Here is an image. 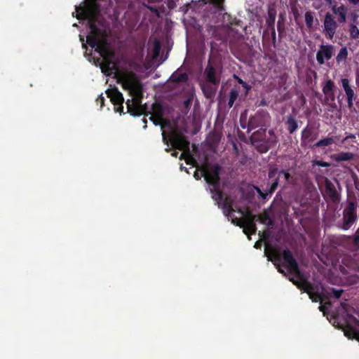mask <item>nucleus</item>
<instances>
[{"label":"nucleus","instance_id":"obj_22","mask_svg":"<svg viewBox=\"0 0 359 359\" xmlns=\"http://www.w3.org/2000/svg\"><path fill=\"white\" fill-rule=\"evenodd\" d=\"M353 158V154L349 152H341L334 155V160L336 161H349Z\"/></svg>","mask_w":359,"mask_h":359},{"label":"nucleus","instance_id":"obj_49","mask_svg":"<svg viewBox=\"0 0 359 359\" xmlns=\"http://www.w3.org/2000/svg\"><path fill=\"white\" fill-rule=\"evenodd\" d=\"M238 81L239 83H243V81L241 79H240Z\"/></svg>","mask_w":359,"mask_h":359},{"label":"nucleus","instance_id":"obj_21","mask_svg":"<svg viewBox=\"0 0 359 359\" xmlns=\"http://www.w3.org/2000/svg\"><path fill=\"white\" fill-rule=\"evenodd\" d=\"M277 187H278V179H275L274 182L272 183L270 189H269V191L267 192L263 193L259 188H257V193L259 194V196L262 198L265 199L269 194H271L276 190Z\"/></svg>","mask_w":359,"mask_h":359},{"label":"nucleus","instance_id":"obj_29","mask_svg":"<svg viewBox=\"0 0 359 359\" xmlns=\"http://www.w3.org/2000/svg\"><path fill=\"white\" fill-rule=\"evenodd\" d=\"M171 79L175 82L186 81L187 79V75L186 74H173L171 76Z\"/></svg>","mask_w":359,"mask_h":359},{"label":"nucleus","instance_id":"obj_19","mask_svg":"<svg viewBox=\"0 0 359 359\" xmlns=\"http://www.w3.org/2000/svg\"><path fill=\"white\" fill-rule=\"evenodd\" d=\"M334 86V83L332 81L328 80L326 81L325 86L323 88V91L325 95L327 96H332V100L334 99L333 95V88Z\"/></svg>","mask_w":359,"mask_h":359},{"label":"nucleus","instance_id":"obj_10","mask_svg":"<svg viewBox=\"0 0 359 359\" xmlns=\"http://www.w3.org/2000/svg\"><path fill=\"white\" fill-rule=\"evenodd\" d=\"M334 48L332 45H321L316 54V60L320 65L325 63V60H329L334 55Z\"/></svg>","mask_w":359,"mask_h":359},{"label":"nucleus","instance_id":"obj_37","mask_svg":"<svg viewBox=\"0 0 359 359\" xmlns=\"http://www.w3.org/2000/svg\"><path fill=\"white\" fill-rule=\"evenodd\" d=\"M279 171H278L277 168H272L269 170V178H273L274 177H276V174Z\"/></svg>","mask_w":359,"mask_h":359},{"label":"nucleus","instance_id":"obj_40","mask_svg":"<svg viewBox=\"0 0 359 359\" xmlns=\"http://www.w3.org/2000/svg\"><path fill=\"white\" fill-rule=\"evenodd\" d=\"M185 161L187 163H192L194 159L191 156H188L185 158Z\"/></svg>","mask_w":359,"mask_h":359},{"label":"nucleus","instance_id":"obj_18","mask_svg":"<svg viewBox=\"0 0 359 359\" xmlns=\"http://www.w3.org/2000/svg\"><path fill=\"white\" fill-rule=\"evenodd\" d=\"M287 130L290 133H293L298 128L297 120L292 116H288L286 121Z\"/></svg>","mask_w":359,"mask_h":359},{"label":"nucleus","instance_id":"obj_32","mask_svg":"<svg viewBox=\"0 0 359 359\" xmlns=\"http://www.w3.org/2000/svg\"><path fill=\"white\" fill-rule=\"evenodd\" d=\"M350 34L353 39L359 38V29L356 25H351L350 29Z\"/></svg>","mask_w":359,"mask_h":359},{"label":"nucleus","instance_id":"obj_42","mask_svg":"<svg viewBox=\"0 0 359 359\" xmlns=\"http://www.w3.org/2000/svg\"><path fill=\"white\" fill-rule=\"evenodd\" d=\"M97 101L100 102L101 106L104 104V97L102 96H100L97 99Z\"/></svg>","mask_w":359,"mask_h":359},{"label":"nucleus","instance_id":"obj_41","mask_svg":"<svg viewBox=\"0 0 359 359\" xmlns=\"http://www.w3.org/2000/svg\"><path fill=\"white\" fill-rule=\"evenodd\" d=\"M319 309L320 311H322L325 313L327 310V306H326V305H322V306H319Z\"/></svg>","mask_w":359,"mask_h":359},{"label":"nucleus","instance_id":"obj_30","mask_svg":"<svg viewBox=\"0 0 359 359\" xmlns=\"http://www.w3.org/2000/svg\"><path fill=\"white\" fill-rule=\"evenodd\" d=\"M269 135L270 137L268 138L267 141L266 142L269 145H270V147L272 145H274L277 142V137L274 135V133L273 130L269 131Z\"/></svg>","mask_w":359,"mask_h":359},{"label":"nucleus","instance_id":"obj_46","mask_svg":"<svg viewBox=\"0 0 359 359\" xmlns=\"http://www.w3.org/2000/svg\"><path fill=\"white\" fill-rule=\"evenodd\" d=\"M155 48L156 50V51H158V48H159V46H158V43H156V45H155Z\"/></svg>","mask_w":359,"mask_h":359},{"label":"nucleus","instance_id":"obj_20","mask_svg":"<svg viewBox=\"0 0 359 359\" xmlns=\"http://www.w3.org/2000/svg\"><path fill=\"white\" fill-rule=\"evenodd\" d=\"M277 187H278V179H275L274 182L272 183L270 189H269V191L267 192L263 193L259 188H257V193L259 194V196L262 198L265 199L269 194H271L276 190Z\"/></svg>","mask_w":359,"mask_h":359},{"label":"nucleus","instance_id":"obj_38","mask_svg":"<svg viewBox=\"0 0 359 359\" xmlns=\"http://www.w3.org/2000/svg\"><path fill=\"white\" fill-rule=\"evenodd\" d=\"M343 292V290H332V294L333 295L336 297V298H339L341 295V293Z\"/></svg>","mask_w":359,"mask_h":359},{"label":"nucleus","instance_id":"obj_31","mask_svg":"<svg viewBox=\"0 0 359 359\" xmlns=\"http://www.w3.org/2000/svg\"><path fill=\"white\" fill-rule=\"evenodd\" d=\"M111 100L116 104H121L123 102V97L120 93H116L111 97Z\"/></svg>","mask_w":359,"mask_h":359},{"label":"nucleus","instance_id":"obj_4","mask_svg":"<svg viewBox=\"0 0 359 359\" xmlns=\"http://www.w3.org/2000/svg\"><path fill=\"white\" fill-rule=\"evenodd\" d=\"M238 212L243 218H239L243 222V225L240 226L243 228V232L250 236V234H253L255 233L256 226L255 224V219L257 217V220L259 221L262 224H266L267 226H271L273 224V222L270 218L269 214L268 211L265 210L263 213L259 215V216H253L251 215L249 212H244L241 210H238ZM250 238V236H248Z\"/></svg>","mask_w":359,"mask_h":359},{"label":"nucleus","instance_id":"obj_26","mask_svg":"<svg viewBox=\"0 0 359 359\" xmlns=\"http://www.w3.org/2000/svg\"><path fill=\"white\" fill-rule=\"evenodd\" d=\"M337 21L339 23H344L346 21L347 18V8L345 6L342 10L337 15Z\"/></svg>","mask_w":359,"mask_h":359},{"label":"nucleus","instance_id":"obj_44","mask_svg":"<svg viewBox=\"0 0 359 359\" xmlns=\"http://www.w3.org/2000/svg\"><path fill=\"white\" fill-rule=\"evenodd\" d=\"M325 1L330 6L332 5L333 0H325Z\"/></svg>","mask_w":359,"mask_h":359},{"label":"nucleus","instance_id":"obj_25","mask_svg":"<svg viewBox=\"0 0 359 359\" xmlns=\"http://www.w3.org/2000/svg\"><path fill=\"white\" fill-rule=\"evenodd\" d=\"M334 143V140L332 137H326L319 140L316 146L317 147H327Z\"/></svg>","mask_w":359,"mask_h":359},{"label":"nucleus","instance_id":"obj_16","mask_svg":"<svg viewBox=\"0 0 359 359\" xmlns=\"http://www.w3.org/2000/svg\"><path fill=\"white\" fill-rule=\"evenodd\" d=\"M204 74L205 75V81L212 83H219L220 79L216 75L215 69L210 62L206 67Z\"/></svg>","mask_w":359,"mask_h":359},{"label":"nucleus","instance_id":"obj_33","mask_svg":"<svg viewBox=\"0 0 359 359\" xmlns=\"http://www.w3.org/2000/svg\"><path fill=\"white\" fill-rule=\"evenodd\" d=\"M280 175H283V177L286 181H288L290 177V173L283 170H280L278 172V176L276 179H278V180Z\"/></svg>","mask_w":359,"mask_h":359},{"label":"nucleus","instance_id":"obj_11","mask_svg":"<svg viewBox=\"0 0 359 359\" xmlns=\"http://www.w3.org/2000/svg\"><path fill=\"white\" fill-rule=\"evenodd\" d=\"M266 134V130L263 129H260L257 130L256 132L253 133L251 136V141L257 147L258 149L261 152H266L267 151L269 148L270 145H269L266 142L261 143L259 142H262L264 139L262 138V135Z\"/></svg>","mask_w":359,"mask_h":359},{"label":"nucleus","instance_id":"obj_34","mask_svg":"<svg viewBox=\"0 0 359 359\" xmlns=\"http://www.w3.org/2000/svg\"><path fill=\"white\" fill-rule=\"evenodd\" d=\"M211 2L215 4L219 9L222 10L223 7V3L224 0H210Z\"/></svg>","mask_w":359,"mask_h":359},{"label":"nucleus","instance_id":"obj_45","mask_svg":"<svg viewBox=\"0 0 359 359\" xmlns=\"http://www.w3.org/2000/svg\"><path fill=\"white\" fill-rule=\"evenodd\" d=\"M274 257L276 259H279L280 255L278 253L274 252Z\"/></svg>","mask_w":359,"mask_h":359},{"label":"nucleus","instance_id":"obj_48","mask_svg":"<svg viewBox=\"0 0 359 359\" xmlns=\"http://www.w3.org/2000/svg\"><path fill=\"white\" fill-rule=\"evenodd\" d=\"M278 269L280 273H284V271L282 270L280 267H278Z\"/></svg>","mask_w":359,"mask_h":359},{"label":"nucleus","instance_id":"obj_13","mask_svg":"<svg viewBox=\"0 0 359 359\" xmlns=\"http://www.w3.org/2000/svg\"><path fill=\"white\" fill-rule=\"evenodd\" d=\"M340 82L347 97L348 106L351 109L353 107V100L355 96L354 90L351 86L350 81L348 79H341Z\"/></svg>","mask_w":359,"mask_h":359},{"label":"nucleus","instance_id":"obj_5","mask_svg":"<svg viewBox=\"0 0 359 359\" xmlns=\"http://www.w3.org/2000/svg\"><path fill=\"white\" fill-rule=\"evenodd\" d=\"M219 182L215 185H212L215 192L212 195V198L217 203L219 208L223 210L224 213L228 217L231 222L237 226H242L243 222L234 215L235 210L233 209L231 201L229 198L224 199L222 192L217 190V187Z\"/></svg>","mask_w":359,"mask_h":359},{"label":"nucleus","instance_id":"obj_8","mask_svg":"<svg viewBox=\"0 0 359 359\" xmlns=\"http://www.w3.org/2000/svg\"><path fill=\"white\" fill-rule=\"evenodd\" d=\"M344 218V229H348V228L352 225L356 218V207L353 202H349L348 205L344 208L343 212Z\"/></svg>","mask_w":359,"mask_h":359},{"label":"nucleus","instance_id":"obj_28","mask_svg":"<svg viewBox=\"0 0 359 359\" xmlns=\"http://www.w3.org/2000/svg\"><path fill=\"white\" fill-rule=\"evenodd\" d=\"M311 135V129L306 127L302 133V140L303 142L306 143L310 141L309 138Z\"/></svg>","mask_w":359,"mask_h":359},{"label":"nucleus","instance_id":"obj_23","mask_svg":"<svg viewBox=\"0 0 359 359\" xmlns=\"http://www.w3.org/2000/svg\"><path fill=\"white\" fill-rule=\"evenodd\" d=\"M348 56V50L346 47H343L340 49L338 55H337L336 60L337 63H340L342 61L346 60Z\"/></svg>","mask_w":359,"mask_h":359},{"label":"nucleus","instance_id":"obj_3","mask_svg":"<svg viewBox=\"0 0 359 359\" xmlns=\"http://www.w3.org/2000/svg\"><path fill=\"white\" fill-rule=\"evenodd\" d=\"M118 79L122 87L127 90L132 97V104L135 108L142 107L141 100L142 97L143 86L140 78L134 72L124 70L118 73Z\"/></svg>","mask_w":359,"mask_h":359},{"label":"nucleus","instance_id":"obj_12","mask_svg":"<svg viewBox=\"0 0 359 359\" xmlns=\"http://www.w3.org/2000/svg\"><path fill=\"white\" fill-rule=\"evenodd\" d=\"M151 115L149 119L153 121L154 124L161 126L163 128V109L161 104H154L151 107Z\"/></svg>","mask_w":359,"mask_h":359},{"label":"nucleus","instance_id":"obj_9","mask_svg":"<svg viewBox=\"0 0 359 359\" xmlns=\"http://www.w3.org/2000/svg\"><path fill=\"white\" fill-rule=\"evenodd\" d=\"M323 33L325 35L330 39H332L336 33L337 23L334 20L331 13H327L325 14L323 22Z\"/></svg>","mask_w":359,"mask_h":359},{"label":"nucleus","instance_id":"obj_2","mask_svg":"<svg viewBox=\"0 0 359 359\" xmlns=\"http://www.w3.org/2000/svg\"><path fill=\"white\" fill-rule=\"evenodd\" d=\"M283 258L287 265L289 272V279L299 289L306 292L313 302L323 301L324 287L320 284H311L301 274L297 261L289 250H284Z\"/></svg>","mask_w":359,"mask_h":359},{"label":"nucleus","instance_id":"obj_24","mask_svg":"<svg viewBox=\"0 0 359 359\" xmlns=\"http://www.w3.org/2000/svg\"><path fill=\"white\" fill-rule=\"evenodd\" d=\"M314 14L311 11H307L305 13V22L308 28H311L313 25Z\"/></svg>","mask_w":359,"mask_h":359},{"label":"nucleus","instance_id":"obj_6","mask_svg":"<svg viewBox=\"0 0 359 359\" xmlns=\"http://www.w3.org/2000/svg\"><path fill=\"white\" fill-rule=\"evenodd\" d=\"M162 135L164 143L168 145V140L167 139L164 132L162 133ZM169 141L171 142V144L173 147L184 151L180 156V159L183 158L185 156V151L189 152V143L184 137L177 134H173L169 139Z\"/></svg>","mask_w":359,"mask_h":359},{"label":"nucleus","instance_id":"obj_14","mask_svg":"<svg viewBox=\"0 0 359 359\" xmlns=\"http://www.w3.org/2000/svg\"><path fill=\"white\" fill-rule=\"evenodd\" d=\"M218 84L219 83H212L205 80L201 82V89L207 98L214 97Z\"/></svg>","mask_w":359,"mask_h":359},{"label":"nucleus","instance_id":"obj_36","mask_svg":"<svg viewBox=\"0 0 359 359\" xmlns=\"http://www.w3.org/2000/svg\"><path fill=\"white\" fill-rule=\"evenodd\" d=\"M314 165L320 166V167H330V164L327 162H324L322 161H314Z\"/></svg>","mask_w":359,"mask_h":359},{"label":"nucleus","instance_id":"obj_39","mask_svg":"<svg viewBox=\"0 0 359 359\" xmlns=\"http://www.w3.org/2000/svg\"><path fill=\"white\" fill-rule=\"evenodd\" d=\"M351 4L356 6L359 4V0H347Z\"/></svg>","mask_w":359,"mask_h":359},{"label":"nucleus","instance_id":"obj_47","mask_svg":"<svg viewBox=\"0 0 359 359\" xmlns=\"http://www.w3.org/2000/svg\"><path fill=\"white\" fill-rule=\"evenodd\" d=\"M177 154H178L177 151H174L173 153H172V155L174 156H177Z\"/></svg>","mask_w":359,"mask_h":359},{"label":"nucleus","instance_id":"obj_15","mask_svg":"<svg viewBox=\"0 0 359 359\" xmlns=\"http://www.w3.org/2000/svg\"><path fill=\"white\" fill-rule=\"evenodd\" d=\"M325 194L333 201L337 202L339 199V194L334 184L327 178L325 179Z\"/></svg>","mask_w":359,"mask_h":359},{"label":"nucleus","instance_id":"obj_17","mask_svg":"<svg viewBox=\"0 0 359 359\" xmlns=\"http://www.w3.org/2000/svg\"><path fill=\"white\" fill-rule=\"evenodd\" d=\"M345 334L349 338H355L359 341V322H356L355 326H350L345 332Z\"/></svg>","mask_w":359,"mask_h":359},{"label":"nucleus","instance_id":"obj_1","mask_svg":"<svg viewBox=\"0 0 359 359\" xmlns=\"http://www.w3.org/2000/svg\"><path fill=\"white\" fill-rule=\"evenodd\" d=\"M83 12L89 21L90 29V34L87 36L86 41L92 48H95V50L103 57L104 61L100 63L102 72L110 75L115 70V64L109 61L114 56V53L107 40L100 35V30L95 25L99 13L98 6L95 2L91 1L84 7Z\"/></svg>","mask_w":359,"mask_h":359},{"label":"nucleus","instance_id":"obj_7","mask_svg":"<svg viewBox=\"0 0 359 359\" xmlns=\"http://www.w3.org/2000/svg\"><path fill=\"white\" fill-rule=\"evenodd\" d=\"M219 167L218 165H213L212 167L205 168L201 172L196 171L194 172V177L196 180H199L203 176L208 183L215 185L218 183L219 180Z\"/></svg>","mask_w":359,"mask_h":359},{"label":"nucleus","instance_id":"obj_35","mask_svg":"<svg viewBox=\"0 0 359 359\" xmlns=\"http://www.w3.org/2000/svg\"><path fill=\"white\" fill-rule=\"evenodd\" d=\"M344 7V5H341L340 6H337L334 5L332 7V11L334 14L337 15Z\"/></svg>","mask_w":359,"mask_h":359},{"label":"nucleus","instance_id":"obj_27","mask_svg":"<svg viewBox=\"0 0 359 359\" xmlns=\"http://www.w3.org/2000/svg\"><path fill=\"white\" fill-rule=\"evenodd\" d=\"M238 97V92L237 90L232 89L230 91L229 93V107H231L234 103V102L236 100V99Z\"/></svg>","mask_w":359,"mask_h":359},{"label":"nucleus","instance_id":"obj_43","mask_svg":"<svg viewBox=\"0 0 359 359\" xmlns=\"http://www.w3.org/2000/svg\"><path fill=\"white\" fill-rule=\"evenodd\" d=\"M355 241H359V230H358L357 232H356V235H355Z\"/></svg>","mask_w":359,"mask_h":359}]
</instances>
